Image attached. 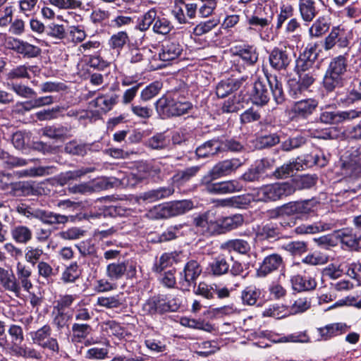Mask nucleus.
I'll list each match as a JSON object with an SVG mask.
<instances>
[{"label": "nucleus", "instance_id": "f257e3e1", "mask_svg": "<svg viewBox=\"0 0 361 361\" xmlns=\"http://www.w3.org/2000/svg\"><path fill=\"white\" fill-rule=\"evenodd\" d=\"M267 81L269 87L262 80L255 81L251 94L252 102L259 106L267 104L270 99V89L275 102L278 104H281L285 101L282 82L275 75L267 77Z\"/></svg>", "mask_w": 361, "mask_h": 361}, {"label": "nucleus", "instance_id": "f03ea898", "mask_svg": "<svg viewBox=\"0 0 361 361\" xmlns=\"http://www.w3.org/2000/svg\"><path fill=\"white\" fill-rule=\"evenodd\" d=\"M155 107L161 116L169 118L187 114L192 108V104L174 92L159 98L155 103Z\"/></svg>", "mask_w": 361, "mask_h": 361}, {"label": "nucleus", "instance_id": "7ed1b4c3", "mask_svg": "<svg viewBox=\"0 0 361 361\" xmlns=\"http://www.w3.org/2000/svg\"><path fill=\"white\" fill-rule=\"evenodd\" d=\"M292 191L288 182L267 185L259 188L255 193V201H276L292 195Z\"/></svg>", "mask_w": 361, "mask_h": 361}, {"label": "nucleus", "instance_id": "20e7f679", "mask_svg": "<svg viewBox=\"0 0 361 361\" xmlns=\"http://www.w3.org/2000/svg\"><path fill=\"white\" fill-rule=\"evenodd\" d=\"M283 210L288 212L281 215L279 221V225L284 228H292L296 224V214H308L312 211L310 200L290 202L283 204Z\"/></svg>", "mask_w": 361, "mask_h": 361}, {"label": "nucleus", "instance_id": "39448f33", "mask_svg": "<svg viewBox=\"0 0 361 361\" xmlns=\"http://www.w3.org/2000/svg\"><path fill=\"white\" fill-rule=\"evenodd\" d=\"M194 207L191 200H183L172 202L154 208L157 218L167 219L172 216L181 215L190 210Z\"/></svg>", "mask_w": 361, "mask_h": 361}, {"label": "nucleus", "instance_id": "423d86ee", "mask_svg": "<svg viewBox=\"0 0 361 361\" xmlns=\"http://www.w3.org/2000/svg\"><path fill=\"white\" fill-rule=\"evenodd\" d=\"M214 180H202L207 192L214 195H227L240 192L243 185L238 180L214 182Z\"/></svg>", "mask_w": 361, "mask_h": 361}, {"label": "nucleus", "instance_id": "0eeeda50", "mask_svg": "<svg viewBox=\"0 0 361 361\" xmlns=\"http://www.w3.org/2000/svg\"><path fill=\"white\" fill-rule=\"evenodd\" d=\"M361 116V111L350 109L348 111H324L320 114L319 121L324 124L335 125Z\"/></svg>", "mask_w": 361, "mask_h": 361}, {"label": "nucleus", "instance_id": "6e6552de", "mask_svg": "<svg viewBox=\"0 0 361 361\" xmlns=\"http://www.w3.org/2000/svg\"><path fill=\"white\" fill-rule=\"evenodd\" d=\"M242 165V162L238 159H226L217 163L204 176V180H216L219 178L228 176L235 171Z\"/></svg>", "mask_w": 361, "mask_h": 361}, {"label": "nucleus", "instance_id": "1a4fd4ad", "mask_svg": "<svg viewBox=\"0 0 361 361\" xmlns=\"http://www.w3.org/2000/svg\"><path fill=\"white\" fill-rule=\"evenodd\" d=\"M51 329L50 326L44 325L36 331L30 333L31 338L35 343L43 348H47L54 353H58L59 347L56 338H49Z\"/></svg>", "mask_w": 361, "mask_h": 361}, {"label": "nucleus", "instance_id": "9d476101", "mask_svg": "<svg viewBox=\"0 0 361 361\" xmlns=\"http://www.w3.org/2000/svg\"><path fill=\"white\" fill-rule=\"evenodd\" d=\"M183 279L180 281L181 288L184 290H190V287L196 284V279L202 273L200 264L195 260L189 261L183 269Z\"/></svg>", "mask_w": 361, "mask_h": 361}, {"label": "nucleus", "instance_id": "9b49d317", "mask_svg": "<svg viewBox=\"0 0 361 361\" xmlns=\"http://www.w3.org/2000/svg\"><path fill=\"white\" fill-rule=\"evenodd\" d=\"M269 61L271 66L276 71L286 70L292 61L290 52L286 47H275L269 54Z\"/></svg>", "mask_w": 361, "mask_h": 361}, {"label": "nucleus", "instance_id": "f8f14e48", "mask_svg": "<svg viewBox=\"0 0 361 361\" xmlns=\"http://www.w3.org/2000/svg\"><path fill=\"white\" fill-rule=\"evenodd\" d=\"M283 264L281 255L273 253L266 256L257 271L259 277H265L268 274L278 270Z\"/></svg>", "mask_w": 361, "mask_h": 361}, {"label": "nucleus", "instance_id": "ddd939ff", "mask_svg": "<svg viewBox=\"0 0 361 361\" xmlns=\"http://www.w3.org/2000/svg\"><path fill=\"white\" fill-rule=\"evenodd\" d=\"M336 240L340 241L341 243L346 247L357 250L360 246L361 235H357L356 232L351 228H345L334 232Z\"/></svg>", "mask_w": 361, "mask_h": 361}, {"label": "nucleus", "instance_id": "4468645a", "mask_svg": "<svg viewBox=\"0 0 361 361\" xmlns=\"http://www.w3.org/2000/svg\"><path fill=\"white\" fill-rule=\"evenodd\" d=\"M143 310L149 314H163L166 312L173 311L171 305L167 304L161 295L150 298L143 305Z\"/></svg>", "mask_w": 361, "mask_h": 361}, {"label": "nucleus", "instance_id": "2eb2a0df", "mask_svg": "<svg viewBox=\"0 0 361 361\" xmlns=\"http://www.w3.org/2000/svg\"><path fill=\"white\" fill-rule=\"evenodd\" d=\"M182 51L183 48L178 42L166 40L162 43L159 56L163 61H171L176 59Z\"/></svg>", "mask_w": 361, "mask_h": 361}, {"label": "nucleus", "instance_id": "dca6fc26", "mask_svg": "<svg viewBox=\"0 0 361 361\" xmlns=\"http://www.w3.org/2000/svg\"><path fill=\"white\" fill-rule=\"evenodd\" d=\"M337 99L346 105L353 104L361 100V82L358 78L354 79L348 88L346 94H338Z\"/></svg>", "mask_w": 361, "mask_h": 361}, {"label": "nucleus", "instance_id": "f3484780", "mask_svg": "<svg viewBox=\"0 0 361 361\" xmlns=\"http://www.w3.org/2000/svg\"><path fill=\"white\" fill-rule=\"evenodd\" d=\"M290 282L293 288L298 292L313 290L317 284L314 277L300 274L292 276Z\"/></svg>", "mask_w": 361, "mask_h": 361}, {"label": "nucleus", "instance_id": "a211bd4d", "mask_svg": "<svg viewBox=\"0 0 361 361\" xmlns=\"http://www.w3.org/2000/svg\"><path fill=\"white\" fill-rule=\"evenodd\" d=\"M220 137H214L203 143L196 149L195 153L198 157H208L221 153Z\"/></svg>", "mask_w": 361, "mask_h": 361}, {"label": "nucleus", "instance_id": "6ab92c4d", "mask_svg": "<svg viewBox=\"0 0 361 361\" xmlns=\"http://www.w3.org/2000/svg\"><path fill=\"white\" fill-rule=\"evenodd\" d=\"M298 11L305 22H311L317 15L318 11L314 0H298Z\"/></svg>", "mask_w": 361, "mask_h": 361}, {"label": "nucleus", "instance_id": "aec40b11", "mask_svg": "<svg viewBox=\"0 0 361 361\" xmlns=\"http://www.w3.org/2000/svg\"><path fill=\"white\" fill-rule=\"evenodd\" d=\"M317 106L318 102L315 99H302L294 104L292 111L298 116L306 118L313 113Z\"/></svg>", "mask_w": 361, "mask_h": 361}, {"label": "nucleus", "instance_id": "412c9836", "mask_svg": "<svg viewBox=\"0 0 361 361\" xmlns=\"http://www.w3.org/2000/svg\"><path fill=\"white\" fill-rule=\"evenodd\" d=\"M119 96L114 93H107L98 96L94 102L95 106L104 113L108 112L118 103Z\"/></svg>", "mask_w": 361, "mask_h": 361}, {"label": "nucleus", "instance_id": "4be33fe9", "mask_svg": "<svg viewBox=\"0 0 361 361\" xmlns=\"http://www.w3.org/2000/svg\"><path fill=\"white\" fill-rule=\"evenodd\" d=\"M71 128L62 125L48 126L42 129V135L51 139L61 140L68 138Z\"/></svg>", "mask_w": 361, "mask_h": 361}, {"label": "nucleus", "instance_id": "5701e85b", "mask_svg": "<svg viewBox=\"0 0 361 361\" xmlns=\"http://www.w3.org/2000/svg\"><path fill=\"white\" fill-rule=\"evenodd\" d=\"M73 219V216H66L54 213L51 211L42 209L39 221L43 224L53 226L57 224H65L69 220V218Z\"/></svg>", "mask_w": 361, "mask_h": 361}, {"label": "nucleus", "instance_id": "b1692460", "mask_svg": "<svg viewBox=\"0 0 361 361\" xmlns=\"http://www.w3.org/2000/svg\"><path fill=\"white\" fill-rule=\"evenodd\" d=\"M243 222V216L238 214L219 219L217 225L221 228V232L224 233L241 226Z\"/></svg>", "mask_w": 361, "mask_h": 361}, {"label": "nucleus", "instance_id": "393cba45", "mask_svg": "<svg viewBox=\"0 0 361 361\" xmlns=\"http://www.w3.org/2000/svg\"><path fill=\"white\" fill-rule=\"evenodd\" d=\"M317 182V177L313 175H304L293 178L289 183V185L293 188L292 194L296 190L308 189L314 185Z\"/></svg>", "mask_w": 361, "mask_h": 361}, {"label": "nucleus", "instance_id": "a878e982", "mask_svg": "<svg viewBox=\"0 0 361 361\" xmlns=\"http://www.w3.org/2000/svg\"><path fill=\"white\" fill-rule=\"evenodd\" d=\"M174 192V188L171 186L161 187L156 190H149L143 193L142 198L149 202L169 197Z\"/></svg>", "mask_w": 361, "mask_h": 361}, {"label": "nucleus", "instance_id": "bb28decb", "mask_svg": "<svg viewBox=\"0 0 361 361\" xmlns=\"http://www.w3.org/2000/svg\"><path fill=\"white\" fill-rule=\"evenodd\" d=\"M331 227V224L319 221L313 224H301L295 228V232L297 234H314L330 230Z\"/></svg>", "mask_w": 361, "mask_h": 361}, {"label": "nucleus", "instance_id": "cd10ccee", "mask_svg": "<svg viewBox=\"0 0 361 361\" xmlns=\"http://www.w3.org/2000/svg\"><path fill=\"white\" fill-rule=\"evenodd\" d=\"M239 56L247 66H253L258 61V53L253 46L247 45L238 49L234 54Z\"/></svg>", "mask_w": 361, "mask_h": 361}, {"label": "nucleus", "instance_id": "c85d7f7f", "mask_svg": "<svg viewBox=\"0 0 361 361\" xmlns=\"http://www.w3.org/2000/svg\"><path fill=\"white\" fill-rule=\"evenodd\" d=\"M241 82L238 80L228 79L222 80L216 85V94L218 97L224 98L233 92V91L239 89Z\"/></svg>", "mask_w": 361, "mask_h": 361}, {"label": "nucleus", "instance_id": "c756f323", "mask_svg": "<svg viewBox=\"0 0 361 361\" xmlns=\"http://www.w3.org/2000/svg\"><path fill=\"white\" fill-rule=\"evenodd\" d=\"M128 269V262H114L107 265L106 274L111 281H117L121 279L126 273Z\"/></svg>", "mask_w": 361, "mask_h": 361}, {"label": "nucleus", "instance_id": "7c9ffc66", "mask_svg": "<svg viewBox=\"0 0 361 361\" xmlns=\"http://www.w3.org/2000/svg\"><path fill=\"white\" fill-rule=\"evenodd\" d=\"M0 283L3 287L16 294L20 291V285L17 283L16 279L13 274H9L8 271L0 267Z\"/></svg>", "mask_w": 361, "mask_h": 361}, {"label": "nucleus", "instance_id": "2f4dec72", "mask_svg": "<svg viewBox=\"0 0 361 361\" xmlns=\"http://www.w3.org/2000/svg\"><path fill=\"white\" fill-rule=\"evenodd\" d=\"M345 78L326 70L323 79V86L327 92H333L335 89L343 86Z\"/></svg>", "mask_w": 361, "mask_h": 361}, {"label": "nucleus", "instance_id": "473e14b6", "mask_svg": "<svg viewBox=\"0 0 361 361\" xmlns=\"http://www.w3.org/2000/svg\"><path fill=\"white\" fill-rule=\"evenodd\" d=\"M221 247L229 251L233 250L243 255L247 254L251 250V246L249 242L240 238L229 240L225 242L221 245Z\"/></svg>", "mask_w": 361, "mask_h": 361}, {"label": "nucleus", "instance_id": "72a5a7b5", "mask_svg": "<svg viewBox=\"0 0 361 361\" xmlns=\"http://www.w3.org/2000/svg\"><path fill=\"white\" fill-rule=\"evenodd\" d=\"M12 238L18 243L25 245L32 238V232L26 226L19 225L11 230Z\"/></svg>", "mask_w": 361, "mask_h": 361}, {"label": "nucleus", "instance_id": "f704fd0d", "mask_svg": "<svg viewBox=\"0 0 361 361\" xmlns=\"http://www.w3.org/2000/svg\"><path fill=\"white\" fill-rule=\"evenodd\" d=\"M311 307V299L305 295H295L293 302L289 306L292 314L302 313Z\"/></svg>", "mask_w": 361, "mask_h": 361}, {"label": "nucleus", "instance_id": "c9c22d12", "mask_svg": "<svg viewBox=\"0 0 361 361\" xmlns=\"http://www.w3.org/2000/svg\"><path fill=\"white\" fill-rule=\"evenodd\" d=\"M94 171V168L92 167L81 168L74 171H68L60 174L59 181L61 185H65L71 180H76L82 176L93 172Z\"/></svg>", "mask_w": 361, "mask_h": 361}, {"label": "nucleus", "instance_id": "e433bc0d", "mask_svg": "<svg viewBox=\"0 0 361 361\" xmlns=\"http://www.w3.org/2000/svg\"><path fill=\"white\" fill-rule=\"evenodd\" d=\"M280 234L279 228L272 224L258 226L256 231L257 237L262 240L276 238Z\"/></svg>", "mask_w": 361, "mask_h": 361}, {"label": "nucleus", "instance_id": "4c0bfd02", "mask_svg": "<svg viewBox=\"0 0 361 361\" xmlns=\"http://www.w3.org/2000/svg\"><path fill=\"white\" fill-rule=\"evenodd\" d=\"M11 192L15 195L28 196L33 195L35 188L28 181H18L10 183Z\"/></svg>", "mask_w": 361, "mask_h": 361}, {"label": "nucleus", "instance_id": "58836bf2", "mask_svg": "<svg viewBox=\"0 0 361 361\" xmlns=\"http://www.w3.org/2000/svg\"><path fill=\"white\" fill-rule=\"evenodd\" d=\"M16 274L18 281V283H20L25 290H29L32 287V284L30 279L32 274L31 270L26 267L25 265L18 262L17 264Z\"/></svg>", "mask_w": 361, "mask_h": 361}, {"label": "nucleus", "instance_id": "ea45409f", "mask_svg": "<svg viewBox=\"0 0 361 361\" xmlns=\"http://www.w3.org/2000/svg\"><path fill=\"white\" fill-rule=\"evenodd\" d=\"M302 167L300 163L298 161H292L278 167L273 176L276 178H286L292 176L295 171H299Z\"/></svg>", "mask_w": 361, "mask_h": 361}, {"label": "nucleus", "instance_id": "a19ab883", "mask_svg": "<svg viewBox=\"0 0 361 361\" xmlns=\"http://www.w3.org/2000/svg\"><path fill=\"white\" fill-rule=\"evenodd\" d=\"M200 166H195L185 169V170L178 171L173 175V182L178 185H182L188 181L192 177L195 176L200 171Z\"/></svg>", "mask_w": 361, "mask_h": 361}, {"label": "nucleus", "instance_id": "79ce46f5", "mask_svg": "<svg viewBox=\"0 0 361 361\" xmlns=\"http://www.w3.org/2000/svg\"><path fill=\"white\" fill-rule=\"evenodd\" d=\"M347 59L343 56H339L332 59L328 67V70L335 74L344 78V74L347 71Z\"/></svg>", "mask_w": 361, "mask_h": 361}, {"label": "nucleus", "instance_id": "37998d69", "mask_svg": "<svg viewBox=\"0 0 361 361\" xmlns=\"http://www.w3.org/2000/svg\"><path fill=\"white\" fill-rule=\"evenodd\" d=\"M89 149L88 145L78 143L75 140L68 142L64 147L66 153L77 156H85Z\"/></svg>", "mask_w": 361, "mask_h": 361}, {"label": "nucleus", "instance_id": "c03bdc74", "mask_svg": "<svg viewBox=\"0 0 361 361\" xmlns=\"http://www.w3.org/2000/svg\"><path fill=\"white\" fill-rule=\"evenodd\" d=\"M180 324L187 327L204 330L210 332L213 330V326L208 322H204L202 320H197L195 319H190L188 317H183L180 319Z\"/></svg>", "mask_w": 361, "mask_h": 361}, {"label": "nucleus", "instance_id": "a18cd8bd", "mask_svg": "<svg viewBox=\"0 0 361 361\" xmlns=\"http://www.w3.org/2000/svg\"><path fill=\"white\" fill-rule=\"evenodd\" d=\"M260 292L255 287H246L241 293L243 303L247 305H254L259 298Z\"/></svg>", "mask_w": 361, "mask_h": 361}, {"label": "nucleus", "instance_id": "49530a36", "mask_svg": "<svg viewBox=\"0 0 361 361\" xmlns=\"http://www.w3.org/2000/svg\"><path fill=\"white\" fill-rule=\"evenodd\" d=\"M16 50L19 54L28 58L36 57L41 53L39 47L25 42H19Z\"/></svg>", "mask_w": 361, "mask_h": 361}, {"label": "nucleus", "instance_id": "de8ad7c7", "mask_svg": "<svg viewBox=\"0 0 361 361\" xmlns=\"http://www.w3.org/2000/svg\"><path fill=\"white\" fill-rule=\"evenodd\" d=\"M46 33L48 36L56 40H62L66 36L64 26L54 23L49 24L46 27Z\"/></svg>", "mask_w": 361, "mask_h": 361}, {"label": "nucleus", "instance_id": "09e8293b", "mask_svg": "<svg viewBox=\"0 0 361 361\" xmlns=\"http://www.w3.org/2000/svg\"><path fill=\"white\" fill-rule=\"evenodd\" d=\"M50 166H39L30 168L16 173L19 178L43 176L49 173Z\"/></svg>", "mask_w": 361, "mask_h": 361}, {"label": "nucleus", "instance_id": "8fccbe9b", "mask_svg": "<svg viewBox=\"0 0 361 361\" xmlns=\"http://www.w3.org/2000/svg\"><path fill=\"white\" fill-rule=\"evenodd\" d=\"M289 307L273 306L264 311L263 315L265 317H271L276 319H281L290 314Z\"/></svg>", "mask_w": 361, "mask_h": 361}, {"label": "nucleus", "instance_id": "3c124183", "mask_svg": "<svg viewBox=\"0 0 361 361\" xmlns=\"http://www.w3.org/2000/svg\"><path fill=\"white\" fill-rule=\"evenodd\" d=\"M122 300L119 295L109 297H99L97 298V305L106 308H117L122 305Z\"/></svg>", "mask_w": 361, "mask_h": 361}, {"label": "nucleus", "instance_id": "603ef678", "mask_svg": "<svg viewBox=\"0 0 361 361\" xmlns=\"http://www.w3.org/2000/svg\"><path fill=\"white\" fill-rule=\"evenodd\" d=\"M329 29V24L322 18L317 19L310 28V33L313 37H319L326 33Z\"/></svg>", "mask_w": 361, "mask_h": 361}, {"label": "nucleus", "instance_id": "864d4df0", "mask_svg": "<svg viewBox=\"0 0 361 361\" xmlns=\"http://www.w3.org/2000/svg\"><path fill=\"white\" fill-rule=\"evenodd\" d=\"M43 254L44 251L42 249L33 246H28L25 249V259L26 262L35 265L37 262L39 263Z\"/></svg>", "mask_w": 361, "mask_h": 361}, {"label": "nucleus", "instance_id": "5fc2aeb1", "mask_svg": "<svg viewBox=\"0 0 361 361\" xmlns=\"http://www.w3.org/2000/svg\"><path fill=\"white\" fill-rule=\"evenodd\" d=\"M216 0H199V14L202 18L209 16L216 8Z\"/></svg>", "mask_w": 361, "mask_h": 361}, {"label": "nucleus", "instance_id": "6e6d98bb", "mask_svg": "<svg viewBox=\"0 0 361 361\" xmlns=\"http://www.w3.org/2000/svg\"><path fill=\"white\" fill-rule=\"evenodd\" d=\"M172 28L171 22L165 18L157 17L153 25V31L163 35L169 34Z\"/></svg>", "mask_w": 361, "mask_h": 361}, {"label": "nucleus", "instance_id": "4d7b16f0", "mask_svg": "<svg viewBox=\"0 0 361 361\" xmlns=\"http://www.w3.org/2000/svg\"><path fill=\"white\" fill-rule=\"evenodd\" d=\"M210 267L213 274L220 276L227 273L229 264L224 258L219 257L210 264Z\"/></svg>", "mask_w": 361, "mask_h": 361}, {"label": "nucleus", "instance_id": "13d9d810", "mask_svg": "<svg viewBox=\"0 0 361 361\" xmlns=\"http://www.w3.org/2000/svg\"><path fill=\"white\" fill-rule=\"evenodd\" d=\"M169 141L166 137L161 134H157L149 138L147 142V146L153 149H161L167 147Z\"/></svg>", "mask_w": 361, "mask_h": 361}, {"label": "nucleus", "instance_id": "bf43d9fd", "mask_svg": "<svg viewBox=\"0 0 361 361\" xmlns=\"http://www.w3.org/2000/svg\"><path fill=\"white\" fill-rule=\"evenodd\" d=\"M218 24L219 21L214 19L202 22L195 26L193 30V34L196 36H201L210 32Z\"/></svg>", "mask_w": 361, "mask_h": 361}, {"label": "nucleus", "instance_id": "052dcab7", "mask_svg": "<svg viewBox=\"0 0 361 361\" xmlns=\"http://www.w3.org/2000/svg\"><path fill=\"white\" fill-rule=\"evenodd\" d=\"M80 271L78 269V266L76 262L71 263L68 266L62 275V279L65 282H74L77 279L79 278Z\"/></svg>", "mask_w": 361, "mask_h": 361}, {"label": "nucleus", "instance_id": "680f3d73", "mask_svg": "<svg viewBox=\"0 0 361 361\" xmlns=\"http://www.w3.org/2000/svg\"><path fill=\"white\" fill-rule=\"evenodd\" d=\"M50 3L61 9L81 8L82 2L81 0H49Z\"/></svg>", "mask_w": 361, "mask_h": 361}, {"label": "nucleus", "instance_id": "e2e57ef3", "mask_svg": "<svg viewBox=\"0 0 361 361\" xmlns=\"http://www.w3.org/2000/svg\"><path fill=\"white\" fill-rule=\"evenodd\" d=\"M73 336L77 338H85L92 331V327L87 324L75 323L72 326Z\"/></svg>", "mask_w": 361, "mask_h": 361}, {"label": "nucleus", "instance_id": "0e129e2a", "mask_svg": "<svg viewBox=\"0 0 361 361\" xmlns=\"http://www.w3.org/2000/svg\"><path fill=\"white\" fill-rule=\"evenodd\" d=\"M283 249L292 255H301L307 250V243L303 241H293L283 246Z\"/></svg>", "mask_w": 361, "mask_h": 361}, {"label": "nucleus", "instance_id": "69168bd1", "mask_svg": "<svg viewBox=\"0 0 361 361\" xmlns=\"http://www.w3.org/2000/svg\"><path fill=\"white\" fill-rule=\"evenodd\" d=\"M161 90V85L159 82H156L151 83L147 86L140 94L141 99L144 102H147L154 97H155Z\"/></svg>", "mask_w": 361, "mask_h": 361}, {"label": "nucleus", "instance_id": "338daca9", "mask_svg": "<svg viewBox=\"0 0 361 361\" xmlns=\"http://www.w3.org/2000/svg\"><path fill=\"white\" fill-rule=\"evenodd\" d=\"M279 142L280 137L275 133L263 135L257 139V143L261 148L271 147Z\"/></svg>", "mask_w": 361, "mask_h": 361}, {"label": "nucleus", "instance_id": "774afa93", "mask_svg": "<svg viewBox=\"0 0 361 361\" xmlns=\"http://www.w3.org/2000/svg\"><path fill=\"white\" fill-rule=\"evenodd\" d=\"M157 18V16L156 10H149L143 16L141 22L139 23V29L141 31H145L148 30L150 25L156 21Z\"/></svg>", "mask_w": 361, "mask_h": 361}]
</instances>
